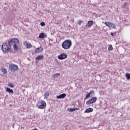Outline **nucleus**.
I'll return each mask as SVG.
<instances>
[{"instance_id": "1", "label": "nucleus", "mask_w": 130, "mask_h": 130, "mask_svg": "<svg viewBox=\"0 0 130 130\" xmlns=\"http://www.w3.org/2000/svg\"><path fill=\"white\" fill-rule=\"evenodd\" d=\"M72 41L69 39L66 40L61 44L62 48H63V49H65V50L70 49L71 47H72Z\"/></svg>"}, {"instance_id": "2", "label": "nucleus", "mask_w": 130, "mask_h": 130, "mask_svg": "<svg viewBox=\"0 0 130 130\" xmlns=\"http://www.w3.org/2000/svg\"><path fill=\"white\" fill-rule=\"evenodd\" d=\"M2 50L4 53H8L11 51V49L9 47L7 43H4L2 45Z\"/></svg>"}, {"instance_id": "3", "label": "nucleus", "mask_w": 130, "mask_h": 130, "mask_svg": "<svg viewBox=\"0 0 130 130\" xmlns=\"http://www.w3.org/2000/svg\"><path fill=\"white\" fill-rule=\"evenodd\" d=\"M9 71L11 72H12V73H15V72H17L18 70H19V68L18 67V66L11 63L10 64L9 66Z\"/></svg>"}, {"instance_id": "4", "label": "nucleus", "mask_w": 130, "mask_h": 130, "mask_svg": "<svg viewBox=\"0 0 130 130\" xmlns=\"http://www.w3.org/2000/svg\"><path fill=\"white\" fill-rule=\"evenodd\" d=\"M19 43V40L17 38L13 39L8 42V45L9 46H13L14 44Z\"/></svg>"}, {"instance_id": "5", "label": "nucleus", "mask_w": 130, "mask_h": 130, "mask_svg": "<svg viewBox=\"0 0 130 130\" xmlns=\"http://www.w3.org/2000/svg\"><path fill=\"white\" fill-rule=\"evenodd\" d=\"M105 24L107 27H109V28H112L113 29H115L116 28L115 24H114V23H113L112 22H106L105 23Z\"/></svg>"}, {"instance_id": "6", "label": "nucleus", "mask_w": 130, "mask_h": 130, "mask_svg": "<svg viewBox=\"0 0 130 130\" xmlns=\"http://www.w3.org/2000/svg\"><path fill=\"white\" fill-rule=\"evenodd\" d=\"M95 101H97V98L93 97L92 99H90L86 102V105H90V104H93Z\"/></svg>"}, {"instance_id": "7", "label": "nucleus", "mask_w": 130, "mask_h": 130, "mask_svg": "<svg viewBox=\"0 0 130 130\" xmlns=\"http://www.w3.org/2000/svg\"><path fill=\"white\" fill-rule=\"evenodd\" d=\"M67 57H68V54H67L66 53H62L58 56V59H60V60H62V59H66Z\"/></svg>"}, {"instance_id": "8", "label": "nucleus", "mask_w": 130, "mask_h": 130, "mask_svg": "<svg viewBox=\"0 0 130 130\" xmlns=\"http://www.w3.org/2000/svg\"><path fill=\"white\" fill-rule=\"evenodd\" d=\"M45 107H46V103H45V102L44 101H42L41 103V105H40L38 108L39 109H44V108H45Z\"/></svg>"}, {"instance_id": "9", "label": "nucleus", "mask_w": 130, "mask_h": 130, "mask_svg": "<svg viewBox=\"0 0 130 130\" xmlns=\"http://www.w3.org/2000/svg\"><path fill=\"white\" fill-rule=\"evenodd\" d=\"M94 90L90 91V92L87 94L86 96V99H88V98H90V97H92L94 95Z\"/></svg>"}, {"instance_id": "10", "label": "nucleus", "mask_w": 130, "mask_h": 130, "mask_svg": "<svg viewBox=\"0 0 130 130\" xmlns=\"http://www.w3.org/2000/svg\"><path fill=\"white\" fill-rule=\"evenodd\" d=\"M23 44L28 49L31 48L32 47V45L30 43L27 42V41L24 42Z\"/></svg>"}, {"instance_id": "11", "label": "nucleus", "mask_w": 130, "mask_h": 130, "mask_svg": "<svg viewBox=\"0 0 130 130\" xmlns=\"http://www.w3.org/2000/svg\"><path fill=\"white\" fill-rule=\"evenodd\" d=\"M46 37H47V35L43 32H41L39 36V38H41V39H43V38H46Z\"/></svg>"}, {"instance_id": "12", "label": "nucleus", "mask_w": 130, "mask_h": 130, "mask_svg": "<svg viewBox=\"0 0 130 130\" xmlns=\"http://www.w3.org/2000/svg\"><path fill=\"white\" fill-rule=\"evenodd\" d=\"M66 96H67V94L62 93L59 95L57 96L56 98H57V99H63L66 98Z\"/></svg>"}, {"instance_id": "13", "label": "nucleus", "mask_w": 130, "mask_h": 130, "mask_svg": "<svg viewBox=\"0 0 130 130\" xmlns=\"http://www.w3.org/2000/svg\"><path fill=\"white\" fill-rule=\"evenodd\" d=\"M93 24H94V21L92 20H90L88 21L86 26L90 27L93 26Z\"/></svg>"}, {"instance_id": "14", "label": "nucleus", "mask_w": 130, "mask_h": 130, "mask_svg": "<svg viewBox=\"0 0 130 130\" xmlns=\"http://www.w3.org/2000/svg\"><path fill=\"white\" fill-rule=\"evenodd\" d=\"M90 112H93V108H87V109L84 112V113H90Z\"/></svg>"}, {"instance_id": "15", "label": "nucleus", "mask_w": 130, "mask_h": 130, "mask_svg": "<svg viewBox=\"0 0 130 130\" xmlns=\"http://www.w3.org/2000/svg\"><path fill=\"white\" fill-rule=\"evenodd\" d=\"M43 51V48H42V47L38 48L36 49V52L38 53L42 52V51Z\"/></svg>"}, {"instance_id": "16", "label": "nucleus", "mask_w": 130, "mask_h": 130, "mask_svg": "<svg viewBox=\"0 0 130 130\" xmlns=\"http://www.w3.org/2000/svg\"><path fill=\"white\" fill-rule=\"evenodd\" d=\"M43 58H44V56H43V55L38 56L36 57V59H37V60H42Z\"/></svg>"}, {"instance_id": "17", "label": "nucleus", "mask_w": 130, "mask_h": 130, "mask_svg": "<svg viewBox=\"0 0 130 130\" xmlns=\"http://www.w3.org/2000/svg\"><path fill=\"white\" fill-rule=\"evenodd\" d=\"M44 98L45 99H47L48 98V96H49V92L47 91L44 93Z\"/></svg>"}, {"instance_id": "18", "label": "nucleus", "mask_w": 130, "mask_h": 130, "mask_svg": "<svg viewBox=\"0 0 130 130\" xmlns=\"http://www.w3.org/2000/svg\"><path fill=\"white\" fill-rule=\"evenodd\" d=\"M13 48H14V50H15V51H18V45H17V44H14L13 45Z\"/></svg>"}, {"instance_id": "19", "label": "nucleus", "mask_w": 130, "mask_h": 130, "mask_svg": "<svg viewBox=\"0 0 130 130\" xmlns=\"http://www.w3.org/2000/svg\"><path fill=\"white\" fill-rule=\"evenodd\" d=\"M76 110H79V108H74L70 109V112H74V111H76Z\"/></svg>"}, {"instance_id": "20", "label": "nucleus", "mask_w": 130, "mask_h": 130, "mask_svg": "<svg viewBox=\"0 0 130 130\" xmlns=\"http://www.w3.org/2000/svg\"><path fill=\"white\" fill-rule=\"evenodd\" d=\"M6 91L8 92V93H14V90H13V89H11L9 87L7 88Z\"/></svg>"}, {"instance_id": "21", "label": "nucleus", "mask_w": 130, "mask_h": 130, "mask_svg": "<svg viewBox=\"0 0 130 130\" xmlns=\"http://www.w3.org/2000/svg\"><path fill=\"white\" fill-rule=\"evenodd\" d=\"M2 72L4 74V75H6V74H7V73H8V70H7V69H2Z\"/></svg>"}, {"instance_id": "22", "label": "nucleus", "mask_w": 130, "mask_h": 130, "mask_svg": "<svg viewBox=\"0 0 130 130\" xmlns=\"http://www.w3.org/2000/svg\"><path fill=\"white\" fill-rule=\"evenodd\" d=\"M60 76V74L59 73H56L54 74L52 76L53 78H56V77H59Z\"/></svg>"}, {"instance_id": "23", "label": "nucleus", "mask_w": 130, "mask_h": 130, "mask_svg": "<svg viewBox=\"0 0 130 130\" xmlns=\"http://www.w3.org/2000/svg\"><path fill=\"white\" fill-rule=\"evenodd\" d=\"M125 77L127 80H130V73H126L125 74Z\"/></svg>"}, {"instance_id": "24", "label": "nucleus", "mask_w": 130, "mask_h": 130, "mask_svg": "<svg viewBox=\"0 0 130 130\" xmlns=\"http://www.w3.org/2000/svg\"><path fill=\"white\" fill-rule=\"evenodd\" d=\"M113 49V47H112V45H110L108 47V50L109 51H111Z\"/></svg>"}, {"instance_id": "25", "label": "nucleus", "mask_w": 130, "mask_h": 130, "mask_svg": "<svg viewBox=\"0 0 130 130\" xmlns=\"http://www.w3.org/2000/svg\"><path fill=\"white\" fill-rule=\"evenodd\" d=\"M8 86L10 87V88H14V84H13L12 83H10L8 84Z\"/></svg>"}, {"instance_id": "26", "label": "nucleus", "mask_w": 130, "mask_h": 130, "mask_svg": "<svg viewBox=\"0 0 130 130\" xmlns=\"http://www.w3.org/2000/svg\"><path fill=\"white\" fill-rule=\"evenodd\" d=\"M126 5H127V3H124L122 6V8H123V9H125V8H126Z\"/></svg>"}, {"instance_id": "27", "label": "nucleus", "mask_w": 130, "mask_h": 130, "mask_svg": "<svg viewBox=\"0 0 130 130\" xmlns=\"http://www.w3.org/2000/svg\"><path fill=\"white\" fill-rule=\"evenodd\" d=\"M41 26H42V27H44V26H45V23L44 22H41Z\"/></svg>"}, {"instance_id": "28", "label": "nucleus", "mask_w": 130, "mask_h": 130, "mask_svg": "<svg viewBox=\"0 0 130 130\" xmlns=\"http://www.w3.org/2000/svg\"><path fill=\"white\" fill-rule=\"evenodd\" d=\"M82 23V21H79V22H78V24H81Z\"/></svg>"}, {"instance_id": "29", "label": "nucleus", "mask_w": 130, "mask_h": 130, "mask_svg": "<svg viewBox=\"0 0 130 130\" xmlns=\"http://www.w3.org/2000/svg\"><path fill=\"white\" fill-rule=\"evenodd\" d=\"M111 35L112 36H113V35H114L113 33L112 32V33L111 34Z\"/></svg>"}, {"instance_id": "30", "label": "nucleus", "mask_w": 130, "mask_h": 130, "mask_svg": "<svg viewBox=\"0 0 130 130\" xmlns=\"http://www.w3.org/2000/svg\"><path fill=\"white\" fill-rule=\"evenodd\" d=\"M33 130H38L37 128H34Z\"/></svg>"}]
</instances>
